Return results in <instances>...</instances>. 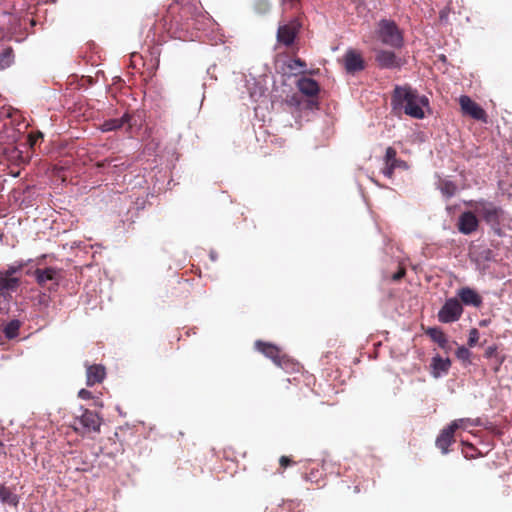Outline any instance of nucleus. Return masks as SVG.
Segmentation results:
<instances>
[{
	"label": "nucleus",
	"instance_id": "f257e3e1",
	"mask_svg": "<svg viewBox=\"0 0 512 512\" xmlns=\"http://www.w3.org/2000/svg\"><path fill=\"white\" fill-rule=\"evenodd\" d=\"M391 105L396 113L404 112L412 118L423 119V108L429 105V100L408 85L396 86L391 96Z\"/></svg>",
	"mask_w": 512,
	"mask_h": 512
},
{
	"label": "nucleus",
	"instance_id": "f03ea898",
	"mask_svg": "<svg viewBox=\"0 0 512 512\" xmlns=\"http://www.w3.org/2000/svg\"><path fill=\"white\" fill-rule=\"evenodd\" d=\"M465 204L471 207L475 213L479 214L483 221L490 225L492 229H498L504 214L500 206L485 199L470 200L465 202Z\"/></svg>",
	"mask_w": 512,
	"mask_h": 512
},
{
	"label": "nucleus",
	"instance_id": "7ed1b4c3",
	"mask_svg": "<svg viewBox=\"0 0 512 512\" xmlns=\"http://www.w3.org/2000/svg\"><path fill=\"white\" fill-rule=\"evenodd\" d=\"M378 36L381 42L393 48L403 45V34L397 24L388 19H382L378 23Z\"/></svg>",
	"mask_w": 512,
	"mask_h": 512
},
{
	"label": "nucleus",
	"instance_id": "20e7f679",
	"mask_svg": "<svg viewBox=\"0 0 512 512\" xmlns=\"http://www.w3.org/2000/svg\"><path fill=\"white\" fill-rule=\"evenodd\" d=\"M33 276L40 287L56 291L63 278V270L57 267L37 268L33 272Z\"/></svg>",
	"mask_w": 512,
	"mask_h": 512
},
{
	"label": "nucleus",
	"instance_id": "39448f33",
	"mask_svg": "<svg viewBox=\"0 0 512 512\" xmlns=\"http://www.w3.org/2000/svg\"><path fill=\"white\" fill-rule=\"evenodd\" d=\"M255 347L266 357L270 358L277 366L283 369L287 370L294 365L292 360L286 354H283L279 347L272 343L258 340L255 342Z\"/></svg>",
	"mask_w": 512,
	"mask_h": 512
},
{
	"label": "nucleus",
	"instance_id": "423d86ee",
	"mask_svg": "<svg viewBox=\"0 0 512 512\" xmlns=\"http://www.w3.org/2000/svg\"><path fill=\"white\" fill-rule=\"evenodd\" d=\"M101 426V418L99 415L91 410L85 409L83 413L75 418L74 420V430L82 435L98 432Z\"/></svg>",
	"mask_w": 512,
	"mask_h": 512
},
{
	"label": "nucleus",
	"instance_id": "0eeeda50",
	"mask_svg": "<svg viewBox=\"0 0 512 512\" xmlns=\"http://www.w3.org/2000/svg\"><path fill=\"white\" fill-rule=\"evenodd\" d=\"M409 168L406 161L397 158V151L393 147H388L384 156V166L382 173L385 177L392 179L395 170H407Z\"/></svg>",
	"mask_w": 512,
	"mask_h": 512
},
{
	"label": "nucleus",
	"instance_id": "6e6552de",
	"mask_svg": "<svg viewBox=\"0 0 512 512\" xmlns=\"http://www.w3.org/2000/svg\"><path fill=\"white\" fill-rule=\"evenodd\" d=\"M463 313L460 301L456 298L448 299L438 312V319L442 323L457 321Z\"/></svg>",
	"mask_w": 512,
	"mask_h": 512
},
{
	"label": "nucleus",
	"instance_id": "1a4fd4ad",
	"mask_svg": "<svg viewBox=\"0 0 512 512\" xmlns=\"http://www.w3.org/2000/svg\"><path fill=\"white\" fill-rule=\"evenodd\" d=\"M459 104L464 115L470 116L471 118L482 121L484 123L488 122V115L486 111L469 96H460Z\"/></svg>",
	"mask_w": 512,
	"mask_h": 512
},
{
	"label": "nucleus",
	"instance_id": "9d476101",
	"mask_svg": "<svg viewBox=\"0 0 512 512\" xmlns=\"http://www.w3.org/2000/svg\"><path fill=\"white\" fill-rule=\"evenodd\" d=\"M462 419L454 420L446 428L442 429L436 439V446L441 450L443 454L449 452V446L455 442L454 434L459 428V423H462Z\"/></svg>",
	"mask_w": 512,
	"mask_h": 512
},
{
	"label": "nucleus",
	"instance_id": "9b49d317",
	"mask_svg": "<svg viewBox=\"0 0 512 512\" xmlns=\"http://www.w3.org/2000/svg\"><path fill=\"white\" fill-rule=\"evenodd\" d=\"M299 28L300 24L297 20L280 25L277 30V41L285 46H291L299 32Z\"/></svg>",
	"mask_w": 512,
	"mask_h": 512
},
{
	"label": "nucleus",
	"instance_id": "f8f14e48",
	"mask_svg": "<svg viewBox=\"0 0 512 512\" xmlns=\"http://www.w3.org/2000/svg\"><path fill=\"white\" fill-rule=\"evenodd\" d=\"M479 227V219L474 210L463 212L457 222L458 231L464 235H470L477 231Z\"/></svg>",
	"mask_w": 512,
	"mask_h": 512
},
{
	"label": "nucleus",
	"instance_id": "ddd939ff",
	"mask_svg": "<svg viewBox=\"0 0 512 512\" xmlns=\"http://www.w3.org/2000/svg\"><path fill=\"white\" fill-rule=\"evenodd\" d=\"M343 64L348 73L362 71L365 68V62L360 52L349 49L343 56Z\"/></svg>",
	"mask_w": 512,
	"mask_h": 512
},
{
	"label": "nucleus",
	"instance_id": "4468645a",
	"mask_svg": "<svg viewBox=\"0 0 512 512\" xmlns=\"http://www.w3.org/2000/svg\"><path fill=\"white\" fill-rule=\"evenodd\" d=\"M20 285V277H8L0 273V297L5 301L11 300L12 294L17 292Z\"/></svg>",
	"mask_w": 512,
	"mask_h": 512
},
{
	"label": "nucleus",
	"instance_id": "2eb2a0df",
	"mask_svg": "<svg viewBox=\"0 0 512 512\" xmlns=\"http://www.w3.org/2000/svg\"><path fill=\"white\" fill-rule=\"evenodd\" d=\"M105 376L106 370L103 365H88L86 369V384L90 387L99 384L104 380Z\"/></svg>",
	"mask_w": 512,
	"mask_h": 512
},
{
	"label": "nucleus",
	"instance_id": "dca6fc26",
	"mask_svg": "<svg viewBox=\"0 0 512 512\" xmlns=\"http://www.w3.org/2000/svg\"><path fill=\"white\" fill-rule=\"evenodd\" d=\"M375 60L380 68L392 69L400 66L395 53L388 50H379Z\"/></svg>",
	"mask_w": 512,
	"mask_h": 512
},
{
	"label": "nucleus",
	"instance_id": "f3484780",
	"mask_svg": "<svg viewBox=\"0 0 512 512\" xmlns=\"http://www.w3.org/2000/svg\"><path fill=\"white\" fill-rule=\"evenodd\" d=\"M297 88L303 95L309 97L317 96L320 90L316 80L307 77H303L297 81Z\"/></svg>",
	"mask_w": 512,
	"mask_h": 512
},
{
	"label": "nucleus",
	"instance_id": "a211bd4d",
	"mask_svg": "<svg viewBox=\"0 0 512 512\" xmlns=\"http://www.w3.org/2000/svg\"><path fill=\"white\" fill-rule=\"evenodd\" d=\"M458 296L465 305L480 307L482 305V297L469 287L461 288Z\"/></svg>",
	"mask_w": 512,
	"mask_h": 512
},
{
	"label": "nucleus",
	"instance_id": "6ab92c4d",
	"mask_svg": "<svg viewBox=\"0 0 512 512\" xmlns=\"http://www.w3.org/2000/svg\"><path fill=\"white\" fill-rule=\"evenodd\" d=\"M131 115L128 113H125L122 117L116 118V119H109L102 123L101 130L103 132H109L113 130H117L122 128L125 124H128L129 127L132 125L130 124Z\"/></svg>",
	"mask_w": 512,
	"mask_h": 512
},
{
	"label": "nucleus",
	"instance_id": "aec40b11",
	"mask_svg": "<svg viewBox=\"0 0 512 512\" xmlns=\"http://www.w3.org/2000/svg\"><path fill=\"white\" fill-rule=\"evenodd\" d=\"M0 502L4 505L17 508L20 502V497L15 494L11 488L5 486L4 484H0Z\"/></svg>",
	"mask_w": 512,
	"mask_h": 512
},
{
	"label": "nucleus",
	"instance_id": "412c9836",
	"mask_svg": "<svg viewBox=\"0 0 512 512\" xmlns=\"http://www.w3.org/2000/svg\"><path fill=\"white\" fill-rule=\"evenodd\" d=\"M433 370L435 371V376H439V374L442 372V373H447L450 366H451V361L449 358H442L440 356H436L432 359V364H431Z\"/></svg>",
	"mask_w": 512,
	"mask_h": 512
},
{
	"label": "nucleus",
	"instance_id": "4be33fe9",
	"mask_svg": "<svg viewBox=\"0 0 512 512\" xmlns=\"http://www.w3.org/2000/svg\"><path fill=\"white\" fill-rule=\"evenodd\" d=\"M426 334L432 339V341L436 342L441 348H445L446 345L448 344L446 335L439 328H428L426 330Z\"/></svg>",
	"mask_w": 512,
	"mask_h": 512
},
{
	"label": "nucleus",
	"instance_id": "5701e85b",
	"mask_svg": "<svg viewBox=\"0 0 512 512\" xmlns=\"http://www.w3.org/2000/svg\"><path fill=\"white\" fill-rule=\"evenodd\" d=\"M6 156L11 163L17 166L27 163V158L23 155V152L19 150L17 147H11L7 149Z\"/></svg>",
	"mask_w": 512,
	"mask_h": 512
},
{
	"label": "nucleus",
	"instance_id": "b1692460",
	"mask_svg": "<svg viewBox=\"0 0 512 512\" xmlns=\"http://www.w3.org/2000/svg\"><path fill=\"white\" fill-rule=\"evenodd\" d=\"M14 62V52L11 47H6L0 54V70L6 69Z\"/></svg>",
	"mask_w": 512,
	"mask_h": 512
},
{
	"label": "nucleus",
	"instance_id": "393cba45",
	"mask_svg": "<svg viewBox=\"0 0 512 512\" xmlns=\"http://www.w3.org/2000/svg\"><path fill=\"white\" fill-rule=\"evenodd\" d=\"M21 323L19 320H12L4 327V334L7 339H13L18 336Z\"/></svg>",
	"mask_w": 512,
	"mask_h": 512
},
{
	"label": "nucleus",
	"instance_id": "a878e982",
	"mask_svg": "<svg viewBox=\"0 0 512 512\" xmlns=\"http://www.w3.org/2000/svg\"><path fill=\"white\" fill-rule=\"evenodd\" d=\"M27 265L24 261H16L14 264L9 265L7 269L0 271L1 274L8 277H17L16 274L22 271V269Z\"/></svg>",
	"mask_w": 512,
	"mask_h": 512
},
{
	"label": "nucleus",
	"instance_id": "bb28decb",
	"mask_svg": "<svg viewBox=\"0 0 512 512\" xmlns=\"http://www.w3.org/2000/svg\"><path fill=\"white\" fill-rule=\"evenodd\" d=\"M441 192L446 197H452L457 191V186L451 181H444L441 184Z\"/></svg>",
	"mask_w": 512,
	"mask_h": 512
},
{
	"label": "nucleus",
	"instance_id": "cd10ccee",
	"mask_svg": "<svg viewBox=\"0 0 512 512\" xmlns=\"http://www.w3.org/2000/svg\"><path fill=\"white\" fill-rule=\"evenodd\" d=\"M118 159L117 158H106L102 161H99L96 163V166L98 168H105V167H110L113 165L114 168H117L119 167L120 165L116 163Z\"/></svg>",
	"mask_w": 512,
	"mask_h": 512
},
{
	"label": "nucleus",
	"instance_id": "c85d7f7f",
	"mask_svg": "<svg viewBox=\"0 0 512 512\" xmlns=\"http://www.w3.org/2000/svg\"><path fill=\"white\" fill-rule=\"evenodd\" d=\"M479 340V331L476 328H472L469 332L468 345L474 347Z\"/></svg>",
	"mask_w": 512,
	"mask_h": 512
},
{
	"label": "nucleus",
	"instance_id": "c756f323",
	"mask_svg": "<svg viewBox=\"0 0 512 512\" xmlns=\"http://www.w3.org/2000/svg\"><path fill=\"white\" fill-rule=\"evenodd\" d=\"M43 138V134L41 132H38L36 134L30 133L28 135V144L31 148H33L39 139Z\"/></svg>",
	"mask_w": 512,
	"mask_h": 512
},
{
	"label": "nucleus",
	"instance_id": "7c9ffc66",
	"mask_svg": "<svg viewBox=\"0 0 512 512\" xmlns=\"http://www.w3.org/2000/svg\"><path fill=\"white\" fill-rule=\"evenodd\" d=\"M456 355L459 359L466 360L470 356V352L467 348L462 346L457 349Z\"/></svg>",
	"mask_w": 512,
	"mask_h": 512
},
{
	"label": "nucleus",
	"instance_id": "2f4dec72",
	"mask_svg": "<svg viewBox=\"0 0 512 512\" xmlns=\"http://www.w3.org/2000/svg\"><path fill=\"white\" fill-rule=\"evenodd\" d=\"M406 274V269L403 266H399L398 271L391 276L392 281L401 280Z\"/></svg>",
	"mask_w": 512,
	"mask_h": 512
},
{
	"label": "nucleus",
	"instance_id": "473e14b6",
	"mask_svg": "<svg viewBox=\"0 0 512 512\" xmlns=\"http://www.w3.org/2000/svg\"><path fill=\"white\" fill-rule=\"evenodd\" d=\"M280 467L285 469L288 466L295 464V462L288 456H281L279 459Z\"/></svg>",
	"mask_w": 512,
	"mask_h": 512
},
{
	"label": "nucleus",
	"instance_id": "72a5a7b5",
	"mask_svg": "<svg viewBox=\"0 0 512 512\" xmlns=\"http://www.w3.org/2000/svg\"><path fill=\"white\" fill-rule=\"evenodd\" d=\"M297 67L304 68V67H306V63L303 60H301L300 58H296V59L292 60L291 64H289V68L291 70H294Z\"/></svg>",
	"mask_w": 512,
	"mask_h": 512
},
{
	"label": "nucleus",
	"instance_id": "f704fd0d",
	"mask_svg": "<svg viewBox=\"0 0 512 512\" xmlns=\"http://www.w3.org/2000/svg\"><path fill=\"white\" fill-rule=\"evenodd\" d=\"M78 396L79 398L81 399H84V400H89L92 398V393L86 389H81L79 392H78Z\"/></svg>",
	"mask_w": 512,
	"mask_h": 512
},
{
	"label": "nucleus",
	"instance_id": "c9c22d12",
	"mask_svg": "<svg viewBox=\"0 0 512 512\" xmlns=\"http://www.w3.org/2000/svg\"><path fill=\"white\" fill-rule=\"evenodd\" d=\"M195 9L196 8L191 6V5L182 6V8H181V17L187 16L188 14L192 13V11L195 10Z\"/></svg>",
	"mask_w": 512,
	"mask_h": 512
},
{
	"label": "nucleus",
	"instance_id": "e433bc0d",
	"mask_svg": "<svg viewBox=\"0 0 512 512\" xmlns=\"http://www.w3.org/2000/svg\"><path fill=\"white\" fill-rule=\"evenodd\" d=\"M289 102L291 104H296V105H299L300 104V96L297 95V94H294L291 99L289 100Z\"/></svg>",
	"mask_w": 512,
	"mask_h": 512
},
{
	"label": "nucleus",
	"instance_id": "4c0bfd02",
	"mask_svg": "<svg viewBox=\"0 0 512 512\" xmlns=\"http://www.w3.org/2000/svg\"><path fill=\"white\" fill-rule=\"evenodd\" d=\"M496 348L495 347H488V349L486 350V356L487 357H490L493 355V353L495 352Z\"/></svg>",
	"mask_w": 512,
	"mask_h": 512
},
{
	"label": "nucleus",
	"instance_id": "58836bf2",
	"mask_svg": "<svg viewBox=\"0 0 512 512\" xmlns=\"http://www.w3.org/2000/svg\"><path fill=\"white\" fill-rule=\"evenodd\" d=\"M1 454H6V452L4 451V444L0 441V455Z\"/></svg>",
	"mask_w": 512,
	"mask_h": 512
},
{
	"label": "nucleus",
	"instance_id": "ea45409f",
	"mask_svg": "<svg viewBox=\"0 0 512 512\" xmlns=\"http://www.w3.org/2000/svg\"><path fill=\"white\" fill-rule=\"evenodd\" d=\"M462 420H463V422H462V423H459V428H460V427H463V425H464V423H465V420H464V419H462Z\"/></svg>",
	"mask_w": 512,
	"mask_h": 512
}]
</instances>
